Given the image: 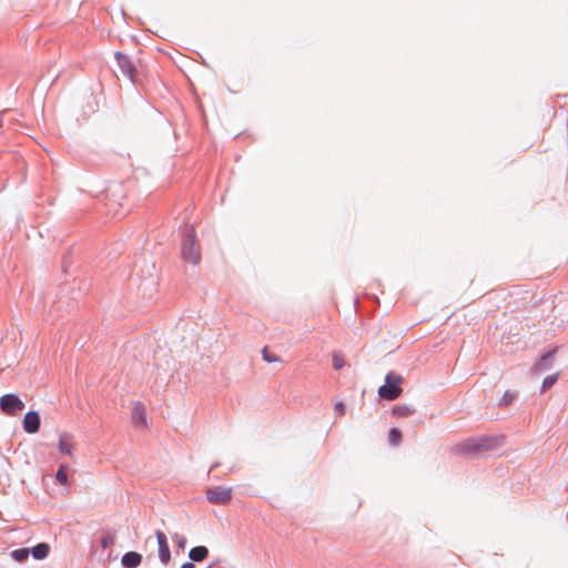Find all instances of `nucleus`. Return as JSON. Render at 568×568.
Listing matches in <instances>:
<instances>
[{"label":"nucleus","mask_w":568,"mask_h":568,"mask_svg":"<svg viewBox=\"0 0 568 568\" xmlns=\"http://www.w3.org/2000/svg\"><path fill=\"white\" fill-rule=\"evenodd\" d=\"M504 436H481L469 438L458 446V450L466 455H477L500 447L504 444Z\"/></svg>","instance_id":"1"},{"label":"nucleus","mask_w":568,"mask_h":568,"mask_svg":"<svg viewBox=\"0 0 568 568\" xmlns=\"http://www.w3.org/2000/svg\"><path fill=\"white\" fill-rule=\"evenodd\" d=\"M404 382V378L402 375L390 371L385 376V383L378 387V396L382 399L385 400H395L397 399L402 393V384Z\"/></svg>","instance_id":"2"},{"label":"nucleus","mask_w":568,"mask_h":568,"mask_svg":"<svg viewBox=\"0 0 568 568\" xmlns=\"http://www.w3.org/2000/svg\"><path fill=\"white\" fill-rule=\"evenodd\" d=\"M24 408V403L16 394H4L0 397V410L8 416H16Z\"/></svg>","instance_id":"3"},{"label":"nucleus","mask_w":568,"mask_h":568,"mask_svg":"<svg viewBox=\"0 0 568 568\" xmlns=\"http://www.w3.org/2000/svg\"><path fill=\"white\" fill-rule=\"evenodd\" d=\"M232 498V488L216 486L207 488L206 499L214 505H224Z\"/></svg>","instance_id":"4"},{"label":"nucleus","mask_w":568,"mask_h":568,"mask_svg":"<svg viewBox=\"0 0 568 568\" xmlns=\"http://www.w3.org/2000/svg\"><path fill=\"white\" fill-rule=\"evenodd\" d=\"M41 426V418L38 412L36 410H29L26 413L23 420H22V427L23 430L27 434H36L39 432Z\"/></svg>","instance_id":"5"},{"label":"nucleus","mask_w":568,"mask_h":568,"mask_svg":"<svg viewBox=\"0 0 568 568\" xmlns=\"http://www.w3.org/2000/svg\"><path fill=\"white\" fill-rule=\"evenodd\" d=\"M158 546H159V559L163 565H168L171 560V551L168 542V537L162 530L155 531Z\"/></svg>","instance_id":"6"},{"label":"nucleus","mask_w":568,"mask_h":568,"mask_svg":"<svg viewBox=\"0 0 568 568\" xmlns=\"http://www.w3.org/2000/svg\"><path fill=\"white\" fill-rule=\"evenodd\" d=\"M115 59L122 74L128 77L130 80H133L135 69L130 59L120 52L115 53Z\"/></svg>","instance_id":"7"},{"label":"nucleus","mask_w":568,"mask_h":568,"mask_svg":"<svg viewBox=\"0 0 568 568\" xmlns=\"http://www.w3.org/2000/svg\"><path fill=\"white\" fill-rule=\"evenodd\" d=\"M557 352V348L548 349L546 353H544L538 363L535 365L534 369L537 372H545L551 368L552 361L555 357V354Z\"/></svg>","instance_id":"8"},{"label":"nucleus","mask_w":568,"mask_h":568,"mask_svg":"<svg viewBox=\"0 0 568 568\" xmlns=\"http://www.w3.org/2000/svg\"><path fill=\"white\" fill-rule=\"evenodd\" d=\"M132 422L138 427L146 426V410L143 404L135 403L132 412Z\"/></svg>","instance_id":"9"},{"label":"nucleus","mask_w":568,"mask_h":568,"mask_svg":"<svg viewBox=\"0 0 568 568\" xmlns=\"http://www.w3.org/2000/svg\"><path fill=\"white\" fill-rule=\"evenodd\" d=\"M142 555L136 551H128L121 558L124 568H136L142 562Z\"/></svg>","instance_id":"10"},{"label":"nucleus","mask_w":568,"mask_h":568,"mask_svg":"<svg viewBox=\"0 0 568 568\" xmlns=\"http://www.w3.org/2000/svg\"><path fill=\"white\" fill-rule=\"evenodd\" d=\"M209 548L206 546H195L190 549L189 558L191 562H202L209 557Z\"/></svg>","instance_id":"11"},{"label":"nucleus","mask_w":568,"mask_h":568,"mask_svg":"<svg viewBox=\"0 0 568 568\" xmlns=\"http://www.w3.org/2000/svg\"><path fill=\"white\" fill-rule=\"evenodd\" d=\"M29 552L34 559L43 560L50 554V546L47 542H39L36 546L29 548Z\"/></svg>","instance_id":"12"},{"label":"nucleus","mask_w":568,"mask_h":568,"mask_svg":"<svg viewBox=\"0 0 568 568\" xmlns=\"http://www.w3.org/2000/svg\"><path fill=\"white\" fill-rule=\"evenodd\" d=\"M58 448L61 454L70 456L73 449L72 435L68 433H63L62 435H60Z\"/></svg>","instance_id":"13"},{"label":"nucleus","mask_w":568,"mask_h":568,"mask_svg":"<svg viewBox=\"0 0 568 568\" xmlns=\"http://www.w3.org/2000/svg\"><path fill=\"white\" fill-rule=\"evenodd\" d=\"M415 412H416V408L413 405H408V404H397L392 409V414L397 417L410 416Z\"/></svg>","instance_id":"14"},{"label":"nucleus","mask_w":568,"mask_h":568,"mask_svg":"<svg viewBox=\"0 0 568 568\" xmlns=\"http://www.w3.org/2000/svg\"><path fill=\"white\" fill-rule=\"evenodd\" d=\"M181 256L185 263L196 265L201 261V251H181Z\"/></svg>","instance_id":"15"},{"label":"nucleus","mask_w":568,"mask_h":568,"mask_svg":"<svg viewBox=\"0 0 568 568\" xmlns=\"http://www.w3.org/2000/svg\"><path fill=\"white\" fill-rule=\"evenodd\" d=\"M30 556L29 548H18L11 551V558L17 562H24Z\"/></svg>","instance_id":"16"},{"label":"nucleus","mask_w":568,"mask_h":568,"mask_svg":"<svg viewBox=\"0 0 568 568\" xmlns=\"http://www.w3.org/2000/svg\"><path fill=\"white\" fill-rule=\"evenodd\" d=\"M55 480L61 485L68 484V465L61 464L54 475Z\"/></svg>","instance_id":"17"},{"label":"nucleus","mask_w":568,"mask_h":568,"mask_svg":"<svg viewBox=\"0 0 568 568\" xmlns=\"http://www.w3.org/2000/svg\"><path fill=\"white\" fill-rule=\"evenodd\" d=\"M516 397H517L516 392L506 390L504 393V395L501 396V398L499 399L498 406L506 407V406L510 405L515 400Z\"/></svg>","instance_id":"18"},{"label":"nucleus","mask_w":568,"mask_h":568,"mask_svg":"<svg viewBox=\"0 0 568 568\" xmlns=\"http://www.w3.org/2000/svg\"><path fill=\"white\" fill-rule=\"evenodd\" d=\"M195 245V233L192 227L186 229L183 242V248H191Z\"/></svg>","instance_id":"19"},{"label":"nucleus","mask_w":568,"mask_h":568,"mask_svg":"<svg viewBox=\"0 0 568 568\" xmlns=\"http://www.w3.org/2000/svg\"><path fill=\"white\" fill-rule=\"evenodd\" d=\"M115 541V536L112 532L104 534L100 539V546L102 549L110 548Z\"/></svg>","instance_id":"20"},{"label":"nucleus","mask_w":568,"mask_h":568,"mask_svg":"<svg viewBox=\"0 0 568 568\" xmlns=\"http://www.w3.org/2000/svg\"><path fill=\"white\" fill-rule=\"evenodd\" d=\"M388 439L392 445H398L402 440V432L395 427L390 428Z\"/></svg>","instance_id":"21"},{"label":"nucleus","mask_w":568,"mask_h":568,"mask_svg":"<svg viewBox=\"0 0 568 568\" xmlns=\"http://www.w3.org/2000/svg\"><path fill=\"white\" fill-rule=\"evenodd\" d=\"M262 357L265 362L267 363H276V362H281V357L275 355V354H272L267 347H264L262 349Z\"/></svg>","instance_id":"22"},{"label":"nucleus","mask_w":568,"mask_h":568,"mask_svg":"<svg viewBox=\"0 0 568 568\" xmlns=\"http://www.w3.org/2000/svg\"><path fill=\"white\" fill-rule=\"evenodd\" d=\"M557 379H558L557 374L546 376L544 378L542 385H541L542 390H546L549 387H551L557 382Z\"/></svg>","instance_id":"23"},{"label":"nucleus","mask_w":568,"mask_h":568,"mask_svg":"<svg viewBox=\"0 0 568 568\" xmlns=\"http://www.w3.org/2000/svg\"><path fill=\"white\" fill-rule=\"evenodd\" d=\"M344 365H345L344 358L339 354L334 353L333 354V367H334V369L339 371V369H342L344 367Z\"/></svg>","instance_id":"24"},{"label":"nucleus","mask_w":568,"mask_h":568,"mask_svg":"<svg viewBox=\"0 0 568 568\" xmlns=\"http://www.w3.org/2000/svg\"><path fill=\"white\" fill-rule=\"evenodd\" d=\"M172 539L176 542V546L179 549L183 550L185 548L187 541L183 535L175 532L172 536Z\"/></svg>","instance_id":"25"},{"label":"nucleus","mask_w":568,"mask_h":568,"mask_svg":"<svg viewBox=\"0 0 568 568\" xmlns=\"http://www.w3.org/2000/svg\"><path fill=\"white\" fill-rule=\"evenodd\" d=\"M335 409L343 415L345 413V405L342 402L335 404Z\"/></svg>","instance_id":"26"},{"label":"nucleus","mask_w":568,"mask_h":568,"mask_svg":"<svg viewBox=\"0 0 568 568\" xmlns=\"http://www.w3.org/2000/svg\"><path fill=\"white\" fill-rule=\"evenodd\" d=\"M181 568H196L195 565L191 561H186L182 564Z\"/></svg>","instance_id":"27"}]
</instances>
